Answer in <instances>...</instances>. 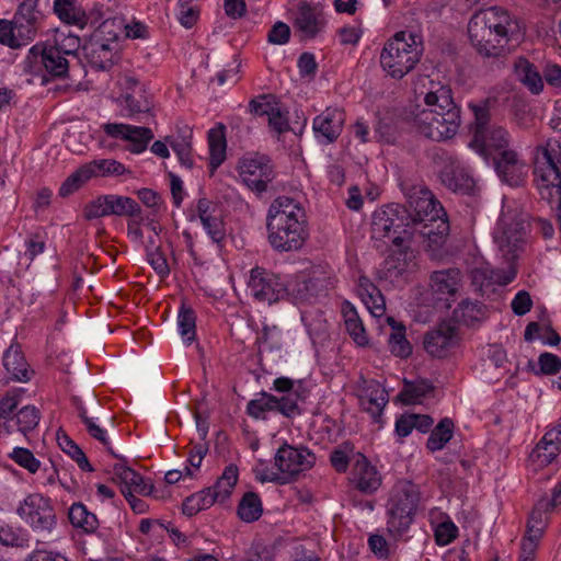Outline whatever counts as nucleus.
Segmentation results:
<instances>
[{
	"label": "nucleus",
	"mask_w": 561,
	"mask_h": 561,
	"mask_svg": "<svg viewBox=\"0 0 561 561\" xmlns=\"http://www.w3.org/2000/svg\"><path fill=\"white\" fill-rule=\"evenodd\" d=\"M426 108L414 117L420 134L432 140L451 139L458 133L461 117L460 108L455 104L451 89L439 82L431 81L424 95Z\"/></svg>",
	"instance_id": "f257e3e1"
},
{
	"label": "nucleus",
	"mask_w": 561,
	"mask_h": 561,
	"mask_svg": "<svg viewBox=\"0 0 561 561\" xmlns=\"http://www.w3.org/2000/svg\"><path fill=\"white\" fill-rule=\"evenodd\" d=\"M266 228L271 247L280 252L300 249L308 237L304 208L285 196L277 197L271 204Z\"/></svg>",
	"instance_id": "f03ea898"
},
{
	"label": "nucleus",
	"mask_w": 561,
	"mask_h": 561,
	"mask_svg": "<svg viewBox=\"0 0 561 561\" xmlns=\"http://www.w3.org/2000/svg\"><path fill=\"white\" fill-rule=\"evenodd\" d=\"M403 191L414 230L427 241L430 248L440 247L449 232V222L442 204L424 184L405 186Z\"/></svg>",
	"instance_id": "7ed1b4c3"
},
{
	"label": "nucleus",
	"mask_w": 561,
	"mask_h": 561,
	"mask_svg": "<svg viewBox=\"0 0 561 561\" xmlns=\"http://www.w3.org/2000/svg\"><path fill=\"white\" fill-rule=\"evenodd\" d=\"M491 98L468 103V108L473 114V121L469 125L472 136L469 147L483 158H488L493 151L507 150L510 145L508 131L500 125L491 124Z\"/></svg>",
	"instance_id": "20e7f679"
},
{
	"label": "nucleus",
	"mask_w": 561,
	"mask_h": 561,
	"mask_svg": "<svg viewBox=\"0 0 561 561\" xmlns=\"http://www.w3.org/2000/svg\"><path fill=\"white\" fill-rule=\"evenodd\" d=\"M422 54L423 45L419 36L400 31L385 43L379 61L387 76L400 80L415 68Z\"/></svg>",
	"instance_id": "39448f33"
},
{
	"label": "nucleus",
	"mask_w": 561,
	"mask_h": 561,
	"mask_svg": "<svg viewBox=\"0 0 561 561\" xmlns=\"http://www.w3.org/2000/svg\"><path fill=\"white\" fill-rule=\"evenodd\" d=\"M420 501V488L412 481L400 480L391 488L386 504L387 529L391 535L402 536L408 531Z\"/></svg>",
	"instance_id": "423d86ee"
},
{
	"label": "nucleus",
	"mask_w": 561,
	"mask_h": 561,
	"mask_svg": "<svg viewBox=\"0 0 561 561\" xmlns=\"http://www.w3.org/2000/svg\"><path fill=\"white\" fill-rule=\"evenodd\" d=\"M23 388H14L0 399V435L19 432L26 436L34 431L41 420V412L34 405H24L16 411L21 403Z\"/></svg>",
	"instance_id": "0eeeda50"
},
{
	"label": "nucleus",
	"mask_w": 561,
	"mask_h": 561,
	"mask_svg": "<svg viewBox=\"0 0 561 561\" xmlns=\"http://www.w3.org/2000/svg\"><path fill=\"white\" fill-rule=\"evenodd\" d=\"M409 210L400 204H388L373 214L371 239L385 244L393 243L397 237L412 238L414 228Z\"/></svg>",
	"instance_id": "6e6552de"
},
{
	"label": "nucleus",
	"mask_w": 561,
	"mask_h": 561,
	"mask_svg": "<svg viewBox=\"0 0 561 561\" xmlns=\"http://www.w3.org/2000/svg\"><path fill=\"white\" fill-rule=\"evenodd\" d=\"M274 461L278 471H264L261 481L283 484L288 478L311 469L316 462V455L307 447H295L285 443L277 449Z\"/></svg>",
	"instance_id": "1a4fd4ad"
},
{
	"label": "nucleus",
	"mask_w": 561,
	"mask_h": 561,
	"mask_svg": "<svg viewBox=\"0 0 561 561\" xmlns=\"http://www.w3.org/2000/svg\"><path fill=\"white\" fill-rule=\"evenodd\" d=\"M119 50L118 34L114 24L103 22L91 35L84 46L85 57L90 65L100 70L110 69Z\"/></svg>",
	"instance_id": "9d476101"
},
{
	"label": "nucleus",
	"mask_w": 561,
	"mask_h": 561,
	"mask_svg": "<svg viewBox=\"0 0 561 561\" xmlns=\"http://www.w3.org/2000/svg\"><path fill=\"white\" fill-rule=\"evenodd\" d=\"M16 514L34 533L49 534L57 525V516L51 500L41 493L27 494L19 503Z\"/></svg>",
	"instance_id": "9b49d317"
},
{
	"label": "nucleus",
	"mask_w": 561,
	"mask_h": 561,
	"mask_svg": "<svg viewBox=\"0 0 561 561\" xmlns=\"http://www.w3.org/2000/svg\"><path fill=\"white\" fill-rule=\"evenodd\" d=\"M493 239L502 256L508 263H513L526 250L527 233L525 222L508 214H503L494 229Z\"/></svg>",
	"instance_id": "f8f14e48"
},
{
	"label": "nucleus",
	"mask_w": 561,
	"mask_h": 561,
	"mask_svg": "<svg viewBox=\"0 0 561 561\" xmlns=\"http://www.w3.org/2000/svg\"><path fill=\"white\" fill-rule=\"evenodd\" d=\"M469 24L474 26V34L480 38L485 35V30L496 33L500 42L512 39L519 34L518 21L504 8L491 7L478 11L472 15Z\"/></svg>",
	"instance_id": "ddd939ff"
},
{
	"label": "nucleus",
	"mask_w": 561,
	"mask_h": 561,
	"mask_svg": "<svg viewBox=\"0 0 561 561\" xmlns=\"http://www.w3.org/2000/svg\"><path fill=\"white\" fill-rule=\"evenodd\" d=\"M242 183L255 193L266 192L275 178L271 159L261 153H251L240 159L237 167Z\"/></svg>",
	"instance_id": "4468645a"
},
{
	"label": "nucleus",
	"mask_w": 561,
	"mask_h": 561,
	"mask_svg": "<svg viewBox=\"0 0 561 561\" xmlns=\"http://www.w3.org/2000/svg\"><path fill=\"white\" fill-rule=\"evenodd\" d=\"M248 289L254 300L272 305L287 296V282L264 267L255 266L250 271Z\"/></svg>",
	"instance_id": "2eb2a0df"
},
{
	"label": "nucleus",
	"mask_w": 561,
	"mask_h": 561,
	"mask_svg": "<svg viewBox=\"0 0 561 561\" xmlns=\"http://www.w3.org/2000/svg\"><path fill=\"white\" fill-rule=\"evenodd\" d=\"M267 412H278L285 417H295L301 413L294 394L276 397L262 391L260 397L250 400L247 404V413L256 420H265Z\"/></svg>",
	"instance_id": "dca6fc26"
},
{
	"label": "nucleus",
	"mask_w": 561,
	"mask_h": 561,
	"mask_svg": "<svg viewBox=\"0 0 561 561\" xmlns=\"http://www.w3.org/2000/svg\"><path fill=\"white\" fill-rule=\"evenodd\" d=\"M124 84L126 91L115 100L119 108V116L136 118L139 114L151 113L152 100L144 85L134 77H126Z\"/></svg>",
	"instance_id": "f3484780"
},
{
	"label": "nucleus",
	"mask_w": 561,
	"mask_h": 561,
	"mask_svg": "<svg viewBox=\"0 0 561 561\" xmlns=\"http://www.w3.org/2000/svg\"><path fill=\"white\" fill-rule=\"evenodd\" d=\"M24 64L28 71H34L35 65L42 64L47 73L58 78L65 77L69 69L68 60L57 48L42 44H35L28 49Z\"/></svg>",
	"instance_id": "a211bd4d"
},
{
	"label": "nucleus",
	"mask_w": 561,
	"mask_h": 561,
	"mask_svg": "<svg viewBox=\"0 0 561 561\" xmlns=\"http://www.w3.org/2000/svg\"><path fill=\"white\" fill-rule=\"evenodd\" d=\"M458 344V334L454 325L442 322L424 335L423 346L432 357L445 358Z\"/></svg>",
	"instance_id": "6ab92c4d"
},
{
	"label": "nucleus",
	"mask_w": 561,
	"mask_h": 561,
	"mask_svg": "<svg viewBox=\"0 0 561 561\" xmlns=\"http://www.w3.org/2000/svg\"><path fill=\"white\" fill-rule=\"evenodd\" d=\"M251 113L257 116H267L268 126L277 134L289 129L288 112L271 94L260 95L249 104Z\"/></svg>",
	"instance_id": "aec40b11"
},
{
	"label": "nucleus",
	"mask_w": 561,
	"mask_h": 561,
	"mask_svg": "<svg viewBox=\"0 0 561 561\" xmlns=\"http://www.w3.org/2000/svg\"><path fill=\"white\" fill-rule=\"evenodd\" d=\"M344 123L345 112L342 108L327 107L312 122L317 140L325 145L334 142L341 135Z\"/></svg>",
	"instance_id": "412c9836"
},
{
	"label": "nucleus",
	"mask_w": 561,
	"mask_h": 561,
	"mask_svg": "<svg viewBox=\"0 0 561 561\" xmlns=\"http://www.w3.org/2000/svg\"><path fill=\"white\" fill-rule=\"evenodd\" d=\"M350 483L362 493L373 494L380 488L382 478L377 468L358 454L351 469Z\"/></svg>",
	"instance_id": "4be33fe9"
},
{
	"label": "nucleus",
	"mask_w": 561,
	"mask_h": 561,
	"mask_svg": "<svg viewBox=\"0 0 561 561\" xmlns=\"http://www.w3.org/2000/svg\"><path fill=\"white\" fill-rule=\"evenodd\" d=\"M327 25L324 13L321 9L308 2H301L295 13L294 27L302 38H314Z\"/></svg>",
	"instance_id": "5701e85b"
},
{
	"label": "nucleus",
	"mask_w": 561,
	"mask_h": 561,
	"mask_svg": "<svg viewBox=\"0 0 561 561\" xmlns=\"http://www.w3.org/2000/svg\"><path fill=\"white\" fill-rule=\"evenodd\" d=\"M412 238L397 237L393 243H388L389 255L386 259V266L393 275H401L415 265V253L411 249Z\"/></svg>",
	"instance_id": "b1692460"
},
{
	"label": "nucleus",
	"mask_w": 561,
	"mask_h": 561,
	"mask_svg": "<svg viewBox=\"0 0 561 561\" xmlns=\"http://www.w3.org/2000/svg\"><path fill=\"white\" fill-rule=\"evenodd\" d=\"M495 170L499 176L511 186H519L525 180L526 165L513 150L507 149L500 153L495 160Z\"/></svg>",
	"instance_id": "393cba45"
},
{
	"label": "nucleus",
	"mask_w": 561,
	"mask_h": 561,
	"mask_svg": "<svg viewBox=\"0 0 561 561\" xmlns=\"http://www.w3.org/2000/svg\"><path fill=\"white\" fill-rule=\"evenodd\" d=\"M362 407L373 415H378L388 403V393L382 385L375 379L362 378L358 382Z\"/></svg>",
	"instance_id": "a878e982"
},
{
	"label": "nucleus",
	"mask_w": 561,
	"mask_h": 561,
	"mask_svg": "<svg viewBox=\"0 0 561 561\" xmlns=\"http://www.w3.org/2000/svg\"><path fill=\"white\" fill-rule=\"evenodd\" d=\"M440 181L448 190L469 194L474 187V180L469 172L457 161L450 160L439 174Z\"/></svg>",
	"instance_id": "bb28decb"
},
{
	"label": "nucleus",
	"mask_w": 561,
	"mask_h": 561,
	"mask_svg": "<svg viewBox=\"0 0 561 561\" xmlns=\"http://www.w3.org/2000/svg\"><path fill=\"white\" fill-rule=\"evenodd\" d=\"M561 451V424L549 430L530 454V458L538 466H547Z\"/></svg>",
	"instance_id": "cd10ccee"
},
{
	"label": "nucleus",
	"mask_w": 561,
	"mask_h": 561,
	"mask_svg": "<svg viewBox=\"0 0 561 561\" xmlns=\"http://www.w3.org/2000/svg\"><path fill=\"white\" fill-rule=\"evenodd\" d=\"M468 33L469 38L477 49V51L483 57H503L510 53V43L504 39L500 42L496 33L491 32L490 30H485V36L480 38L474 34V26L472 24H468Z\"/></svg>",
	"instance_id": "c85d7f7f"
},
{
	"label": "nucleus",
	"mask_w": 561,
	"mask_h": 561,
	"mask_svg": "<svg viewBox=\"0 0 561 561\" xmlns=\"http://www.w3.org/2000/svg\"><path fill=\"white\" fill-rule=\"evenodd\" d=\"M3 366L13 381L27 382L34 374L18 344L10 345L4 352Z\"/></svg>",
	"instance_id": "c756f323"
},
{
	"label": "nucleus",
	"mask_w": 561,
	"mask_h": 561,
	"mask_svg": "<svg viewBox=\"0 0 561 561\" xmlns=\"http://www.w3.org/2000/svg\"><path fill=\"white\" fill-rule=\"evenodd\" d=\"M54 12L61 22L80 30L90 22L87 9L79 0H54Z\"/></svg>",
	"instance_id": "7c9ffc66"
},
{
	"label": "nucleus",
	"mask_w": 561,
	"mask_h": 561,
	"mask_svg": "<svg viewBox=\"0 0 561 561\" xmlns=\"http://www.w3.org/2000/svg\"><path fill=\"white\" fill-rule=\"evenodd\" d=\"M461 286V272L458 268L435 271L431 275V287L438 299L455 296Z\"/></svg>",
	"instance_id": "2f4dec72"
},
{
	"label": "nucleus",
	"mask_w": 561,
	"mask_h": 561,
	"mask_svg": "<svg viewBox=\"0 0 561 561\" xmlns=\"http://www.w3.org/2000/svg\"><path fill=\"white\" fill-rule=\"evenodd\" d=\"M113 476L123 484L122 490H130L146 496L153 494V485L148 484L138 472L123 462L114 465Z\"/></svg>",
	"instance_id": "473e14b6"
},
{
	"label": "nucleus",
	"mask_w": 561,
	"mask_h": 561,
	"mask_svg": "<svg viewBox=\"0 0 561 561\" xmlns=\"http://www.w3.org/2000/svg\"><path fill=\"white\" fill-rule=\"evenodd\" d=\"M516 276L515 268L510 265L507 270H496L489 264H483L471 271V278L473 284L483 287L491 284L505 286L514 280Z\"/></svg>",
	"instance_id": "72a5a7b5"
},
{
	"label": "nucleus",
	"mask_w": 561,
	"mask_h": 561,
	"mask_svg": "<svg viewBox=\"0 0 561 561\" xmlns=\"http://www.w3.org/2000/svg\"><path fill=\"white\" fill-rule=\"evenodd\" d=\"M226 127L222 124L208 130L209 169L216 171L226 160Z\"/></svg>",
	"instance_id": "f704fd0d"
},
{
	"label": "nucleus",
	"mask_w": 561,
	"mask_h": 561,
	"mask_svg": "<svg viewBox=\"0 0 561 561\" xmlns=\"http://www.w3.org/2000/svg\"><path fill=\"white\" fill-rule=\"evenodd\" d=\"M345 330L352 340L359 346L368 344V335L364 328L356 309L350 302H344L342 307Z\"/></svg>",
	"instance_id": "c9c22d12"
},
{
	"label": "nucleus",
	"mask_w": 561,
	"mask_h": 561,
	"mask_svg": "<svg viewBox=\"0 0 561 561\" xmlns=\"http://www.w3.org/2000/svg\"><path fill=\"white\" fill-rule=\"evenodd\" d=\"M239 479V469L236 465H228L221 476L217 479L215 485L210 489V492L218 503H225L232 494V491Z\"/></svg>",
	"instance_id": "e433bc0d"
},
{
	"label": "nucleus",
	"mask_w": 561,
	"mask_h": 561,
	"mask_svg": "<svg viewBox=\"0 0 561 561\" xmlns=\"http://www.w3.org/2000/svg\"><path fill=\"white\" fill-rule=\"evenodd\" d=\"M359 290L362 300L369 312L376 318L383 316L386 304L380 290L367 278L359 279Z\"/></svg>",
	"instance_id": "4c0bfd02"
},
{
	"label": "nucleus",
	"mask_w": 561,
	"mask_h": 561,
	"mask_svg": "<svg viewBox=\"0 0 561 561\" xmlns=\"http://www.w3.org/2000/svg\"><path fill=\"white\" fill-rule=\"evenodd\" d=\"M434 390L433 383L427 379H417L414 381H404L403 388L399 393V400L404 404H416L422 399L430 396Z\"/></svg>",
	"instance_id": "58836bf2"
},
{
	"label": "nucleus",
	"mask_w": 561,
	"mask_h": 561,
	"mask_svg": "<svg viewBox=\"0 0 561 561\" xmlns=\"http://www.w3.org/2000/svg\"><path fill=\"white\" fill-rule=\"evenodd\" d=\"M387 321L392 329L388 339L390 352L400 358L409 357L412 354V345L405 337V327L401 323H397L391 317H388Z\"/></svg>",
	"instance_id": "ea45409f"
},
{
	"label": "nucleus",
	"mask_w": 561,
	"mask_h": 561,
	"mask_svg": "<svg viewBox=\"0 0 561 561\" xmlns=\"http://www.w3.org/2000/svg\"><path fill=\"white\" fill-rule=\"evenodd\" d=\"M454 316L459 322L466 325H474L485 319L486 308L480 301L466 299L455 309Z\"/></svg>",
	"instance_id": "a19ab883"
},
{
	"label": "nucleus",
	"mask_w": 561,
	"mask_h": 561,
	"mask_svg": "<svg viewBox=\"0 0 561 561\" xmlns=\"http://www.w3.org/2000/svg\"><path fill=\"white\" fill-rule=\"evenodd\" d=\"M88 180L94 176L122 175L126 172L123 163L114 159H96L82 165Z\"/></svg>",
	"instance_id": "79ce46f5"
},
{
	"label": "nucleus",
	"mask_w": 561,
	"mask_h": 561,
	"mask_svg": "<svg viewBox=\"0 0 561 561\" xmlns=\"http://www.w3.org/2000/svg\"><path fill=\"white\" fill-rule=\"evenodd\" d=\"M69 520L73 527L81 528L88 534L94 533L99 527L96 515L88 511L82 503H73L70 506Z\"/></svg>",
	"instance_id": "37998d69"
},
{
	"label": "nucleus",
	"mask_w": 561,
	"mask_h": 561,
	"mask_svg": "<svg viewBox=\"0 0 561 561\" xmlns=\"http://www.w3.org/2000/svg\"><path fill=\"white\" fill-rule=\"evenodd\" d=\"M552 512L553 510L550 507V504H548L547 496L538 500L529 515L526 530L542 536Z\"/></svg>",
	"instance_id": "c03bdc74"
},
{
	"label": "nucleus",
	"mask_w": 561,
	"mask_h": 561,
	"mask_svg": "<svg viewBox=\"0 0 561 561\" xmlns=\"http://www.w3.org/2000/svg\"><path fill=\"white\" fill-rule=\"evenodd\" d=\"M263 514V504L260 495L249 491L243 494L238 505V516L245 523L257 520Z\"/></svg>",
	"instance_id": "a18cd8bd"
},
{
	"label": "nucleus",
	"mask_w": 561,
	"mask_h": 561,
	"mask_svg": "<svg viewBox=\"0 0 561 561\" xmlns=\"http://www.w3.org/2000/svg\"><path fill=\"white\" fill-rule=\"evenodd\" d=\"M218 503L210 489H204L187 496L182 504V512L186 516H193L201 511L207 510Z\"/></svg>",
	"instance_id": "49530a36"
},
{
	"label": "nucleus",
	"mask_w": 561,
	"mask_h": 561,
	"mask_svg": "<svg viewBox=\"0 0 561 561\" xmlns=\"http://www.w3.org/2000/svg\"><path fill=\"white\" fill-rule=\"evenodd\" d=\"M110 216L129 217L140 214L139 204L128 197L116 194H107Z\"/></svg>",
	"instance_id": "de8ad7c7"
},
{
	"label": "nucleus",
	"mask_w": 561,
	"mask_h": 561,
	"mask_svg": "<svg viewBox=\"0 0 561 561\" xmlns=\"http://www.w3.org/2000/svg\"><path fill=\"white\" fill-rule=\"evenodd\" d=\"M454 434V423L450 419H443L431 432L427 438L426 447L431 451H438L451 439Z\"/></svg>",
	"instance_id": "09e8293b"
},
{
	"label": "nucleus",
	"mask_w": 561,
	"mask_h": 561,
	"mask_svg": "<svg viewBox=\"0 0 561 561\" xmlns=\"http://www.w3.org/2000/svg\"><path fill=\"white\" fill-rule=\"evenodd\" d=\"M440 517V522H438L434 528V539L435 543L439 547H445L450 545L458 537V527L451 520V518L442 512L437 513Z\"/></svg>",
	"instance_id": "8fccbe9b"
},
{
	"label": "nucleus",
	"mask_w": 561,
	"mask_h": 561,
	"mask_svg": "<svg viewBox=\"0 0 561 561\" xmlns=\"http://www.w3.org/2000/svg\"><path fill=\"white\" fill-rule=\"evenodd\" d=\"M516 72L519 80L530 90L531 93L538 94L543 88L542 79L533 64L526 59H520L516 64Z\"/></svg>",
	"instance_id": "3c124183"
},
{
	"label": "nucleus",
	"mask_w": 561,
	"mask_h": 561,
	"mask_svg": "<svg viewBox=\"0 0 561 561\" xmlns=\"http://www.w3.org/2000/svg\"><path fill=\"white\" fill-rule=\"evenodd\" d=\"M178 329L183 341L191 344L196 336V316L193 309L182 304L178 314Z\"/></svg>",
	"instance_id": "603ef678"
},
{
	"label": "nucleus",
	"mask_w": 561,
	"mask_h": 561,
	"mask_svg": "<svg viewBox=\"0 0 561 561\" xmlns=\"http://www.w3.org/2000/svg\"><path fill=\"white\" fill-rule=\"evenodd\" d=\"M130 130L127 139L128 151L136 154L144 152L154 137L152 130L149 127L134 125H131Z\"/></svg>",
	"instance_id": "864d4df0"
},
{
	"label": "nucleus",
	"mask_w": 561,
	"mask_h": 561,
	"mask_svg": "<svg viewBox=\"0 0 561 561\" xmlns=\"http://www.w3.org/2000/svg\"><path fill=\"white\" fill-rule=\"evenodd\" d=\"M287 295L291 296L296 302L308 301L313 296V283L305 275L297 276L287 283Z\"/></svg>",
	"instance_id": "5fc2aeb1"
},
{
	"label": "nucleus",
	"mask_w": 561,
	"mask_h": 561,
	"mask_svg": "<svg viewBox=\"0 0 561 561\" xmlns=\"http://www.w3.org/2000/svg\"><path fill=\"white\" fill-rule=\"evenodd\" d=\"M58 443L61 449L76 461L82 471L92 472L94 470L83 450L67 435L58 437Z\"/></svg>",
	"instance_id": "6e6d98bb"
},
{
	"label": "nucleus",
	"mask_w": 561,
	"mask_h": 561,
	"mask_svg": "<svg viewBox=\"0 0 561 561\" xmlns=\"http://www.w3.org/2000/svg\"><path fill=\"white\" fill-rule=\"evenodd\" d=\"M13 25L15 39L14 42L16 44V46H14V49L28 45L36 37L37 24L32 22L18 21V19L13 16Z\"/></svg>",
	"instance_id": "4d7b16f0"
},
{
	"label": "nucleus",
	"mask_w": 561,
	"mask_h": 561,
	"mask_svg": "<svg viewBox=\"0 0 561 561\" xmlns=\"http://www.w3.org/2000/svg\"><path fill=\"white\" fill-rule=\"evenodd\" d=\"M201 222L213 242L220 244L225 241L227 230L225 222L218 213L203 219Z\"/></svg>",
	"instance_id": "13d9d810"
},
{
	"label": "nucleus",
	"mask_w": 561,
	"mask_h": 561,
	"mask_svg": "<svg viewBox=\"0 0 561 561\" xmlns=\"http://www.w3.org/2000/svg\"><path fill=\"white\" fill-rule=\"evenodd\" d=\"M10 457L15 463L27 470L30 473H36L39 470V460L36 459L33 453L27 448L15 447L10 454Z\"/></svg>",
	"instance_id": "bf43d9fd"
},
{
	"label": "nucleus",
	"mask_w": 561,
	"mask_h": 561,
	"mask_svg": "<svg viewBox=\"0 0 561 561\" xmlns=\"http://www.w3.org/2000/svg\"><path fill=\"white\" fill-rule=\"evenodd\" d=\"M257 340L261 344V347L270 352L280 351L283 347L282 332L276 325H264L262 329V334Z\"/></svg>",
	"instance_id": "052dcab7"
},
{
	"label": "nucleus",
	"mask_w": 561,
	"mask_h": 561,
	"mask_svg": "<svg viewBox=\"0 0 561 561\" xmlns=\"http://www.w3.org/2000/svg\"><path fill=\"white\" fill-rule=\"evenodd\" d=\"M81 44L80 37L73 34H57L55 37V43L51 45L54 48H57L58 51L64 56L75 55L79 49Z\"/></svg>",
	"instance_id": "680f3d73"
},
{
	"label": "nucleus",
	"mask_w": 561,
	"mask_h": 561,
	"mask_svg": "<svg viewBox=\"0 0 561 561\" xmlns=\"http://www.w3.org/2000/svg\"><path fill=\"white\" fill-rule=\"evenodd\" d=\"M39 0H23L18 7L14 18L18 21L32 22L37 24L41 18V11L38 9Z\"/></svg>",
	"instance_id": "e2e57ef3"
},
{
	"label": "nucleus",
	"mask_w": 561,
	"mask_h": 561,
	"mask_svg": "<svg viewBox=\"0 0 561 561\" xmlns=\"http://www.w3.org/2000/svg\"><path fill=\"white\" fill-rule=\"evenodd\" d=\"M83 216L88 220L110 216L107 195H101L89 202L83 208Z\"/></svg>",
	"instance_id": "0e129e2a"
},
{
	"label": "nucleus",
	"mask_w": 561,
	"mask_h": 561,
	"mask_svg": "<svg viewBox=\"0 0 561 561\" xmlns=\"http://www.w3.org/2000/svg\"><path fill=\"white\" fill-rule=\"evenodd\" d=\"M84 173L85 172H83V168L81 167L76 172L70 174L61 184L59 188V195L67 197L78 191L87 181H89L87 174Z\"/></svg>",
	"instance_id": "69168bd1"
},
{
	"label": "nucleus",
	"mask_w": 561,
	"mask_h": 561,
	"mask_svg": "<svg viewBox=\"0 0 561 561\" xmlns=\"http://www.w3.org/2000/svg\"><path fill=\"white\" fill-rule=\"evenodd\" d=\"M170 146L178 156L181 164L187 169H191L193 167L191 142L186 138H182L181 140L171 141Z\"/></svg>",
	"instance_id": "338daca9"
},
{
	"label": "nucleus",
	"mask_w": 561,
	"mask_h": 561,
	"mask_svg": "<svg viewBox=\"0 0 561 561\" xmlns=\"http://www.w3.org/2000/svg\"><path fill=\"white\" fill-rule=\"evenodd\" d=\"M24 561H70L64 553L46 548H35Z\"/></svg>",
	"instance_id": "774afa93"
}]
</instances>
